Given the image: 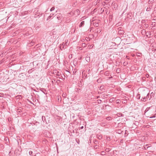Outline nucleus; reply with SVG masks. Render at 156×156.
<instances>
[{
  "label": "nucleus",
  "instance_id": "nucleus-1",
  "mask_svg": "<svg viewBox=\"0 0 156 156\" xmlns=\"http://www.w3.org/2000/svg\"><path fill=\"white\" fill-rule=\"evenodd\" d=\"M144 94L142 93V98L141 99V101H147V100H148V97L147 98V97L144 96Z\"/></svg>",
  "mask_w": 156,
  "mask_h": 156
},
{
  "label": "nucleus",
  "instance_id": "nucleus-2",
  "mask_svg": "<svg viewBox=\"0 0 156 156\" xmlns=\"http://www.w3.org/2000/svg\"><path fill=\"white\" fill-rule=\"evenodd\" d=\"M55 16H56V18L58 20H60L62 17V15L61 14H57Z\"/></svg>",
  "mask_w": 156,
  "mask_h": 156
},
{
  "label": "nucleus",
  "instance_id": "nucleus-3",
  "mask_svg": "<svg viewBox=\"0 0 156 156\" xmlns=\"http://www.w3.org/2000/svg\"><path fill=\"white\" fill-rule=\"evenodd\" d=\"M155 94V93L153 92H151L150 94V97L149 98V100H151L152 99V98H153Z\"/></svg>",
  "mask_w": 156,
  "mask_h": 156
},
{
  "label": "nucleus",
  "instance_id": "nucleus-4",
  "mask_svg": "<svg viewBox=\"0 0 156 156\" xmlns=\"http://www.w3.org/2000/svg\"><path fill=\"white\" fill-rule=\"evenodd\" d=\"M147 34L146 36L148 37V38H150L151 37V33L150 31H148L147 32Z\"/></svg>",
  "mask_w": 156,
  "mask_h": 156
},
{
  "label": "nucleus",
  "instance_id": "nucleus-5",
  "mask_svg": "<svg viewBox=\"0 0 156 156\" xmlns=\"http://www.w3.org/2000/svg\"><path fill=\"white\" fill-rule=\"evenodd\" d=\"M146 33H147V32H146V31L145 29H143L141 30V33L143 35L145 36L146 35V34H147Z\"/></svg>",
  "mask_w": 156,
  "mask_h": 156
},
{
  "label": "nucleus",
  "instance_id": "nucleus-6",
  "mask_svg": "<svg viewBox=\"0 0 156 156\" xmlns=\"http://www.w3.org/2000/svg\"><path fill=\"white\" fill-rule=\"evenodd\" d=\"M99 90L101 91H105V89L104 86H101L99 88Z\"/></svg>",
  "mask_w": 156,
  "mask_h": 156
},
{
  "label": "nucleus",
  "instance_id": "nucleus-7",
  "mask_svg": "<svg viewBox=\"0 0 156 156\" xmlns=\"http://www.w3.org/2000/svg\"><path fill=\"white\" fill-rule=\"evenodd\" d=\"M65 46V44L64 43H62L60 45V48L61 50H62V49L64 48Z\"/></svg>",
  "mask_w": 156,
  "mask_h": 156
},
{
  "label": "nucleus",
  "instance_id": "nucleus-8",
  "mask_svg": "<svg viewBox=\"0 0 156 156\" xmlns=\"http://www.w3.org/2000/svg\"><path fill=\"white\" fill-rule=\"evenodd\" d=\"M40 90L42 91L44 94H47V93H46V90L45 89L41 88L40 89Z\"/></svg>",
  "mask_w": 156,
  "mask_h": 156
},
{
  "label": "nucleus",
  "instance_id": "nucleus-9",
  "mask_svg": "<svg viewBox=\"0 0 156 156\" xmlns=\"http://www.w3.org/2000/svg\"><path fill=\"white\" fill-rule=\"evenodd\" d=\"M118 33L119 34H123L124 33V31L123 30L119 29Z\"/></svg>",
  "mask_w": 156,
  "mask_h": 156
},
{
  "label": "nucleus",
  "instance_id": "nucleus-10",
  "mask_svg": "<svg viewBox=\"0 0 156 156\" xmlns=\"http://www.w3.org/2000/svg\"><path fill=\"white\" fill-rule=\"evenodd\" d=\"M34 68H32L31 69L29 70L28 71V73L29 74H30L31 73H32V72L34 71Z\"/></svg>",
  "mask_w": 156,
  "mask_h": 156
},
{
  "label": "nucleus",
  "instance_id": "nucleus-11",
  "mask_svg": "<svg viewBox=\"0 0 156 156\" xmlns=\"http://www.w3.org/2000/svg\"><path fill=\"white\" fill-rule=\"evenodd\" d=\"M84 21H82L80 24L79 25V27H80L84 25Z\"/></svg>",
  "mask_w": 156,
  "mask_h": 156
},
{
  "label": "nucleus",
  "instance_id": "nucleus-12",
  "mask_svg": "<svg viewBox=\"0 0 156 156\" xmlns=\"http://www.w3.org/2000/svg\"><path fill=\"white\" fill-rule=\"evenodd\" d=\"M152 5H149V7H148L147 9H146V11H150L151 9H152Z\"/></svg>",
  "mask_w": 156,
  "mask_h": 156
},
{
  "label": "nucleus",
  "instance_id": "nucleus-13",
  "mask_svg": "<svg viewBox=\"0 0 156 156\" xmlns=\"http://www.w3.org/2000/svg\"><path fill=\"white\" fill-rule=\"evenodd\" d=\"M54 14H53L52 13H51L50 14V16L48 17L47 20L50 19L52 17L54 16Z\"/></svg>",
  "mask_w": 156,
  "mask_h": 156
},
{
  "label": "nucleus",
  "instance_id": "nucleus-14",
  "mask_svg": "<svg viewBox=\"0 0 156 156\" xmlns=\"http://www.w3.org/2000/svg\"><path fill=\"white\" fill-rule=\"evenodd\" d=\"M154 2V0H149L148 1V3L149 4H152Z\"/></svg>",
  "mask_w": 156,
  "mask_h": 156
},
{
  "label": "nucleus",
  "instance_id": "nucleus-15",
  "mask_svg": "<svg viewBox=\"0 0 156 156\" xmlns=\"http://www.w3.org/2000/svg\"><path fill=\"white\" fill-rule=\"evenodd\" d=\"M97 138L99 140H101L102 138V136L101 135L97 134Z\"/></svg>",
  "mask_w": 156,
  "mask_h": 156
},
{
  "label": "nucleus",
  "instance_id": "nucleus-16",
  "mask_svg": "<svg viewBox=\"0 0 156 156\" xmlns=\"http://www.w3.org/2000/svg\"><path fill=\"white\" fill-rule=\"evenodd\" d=\"M149 27V25L147 24H144L143 25V27L145 28H147Z\"/></svg>",
  "mask_w": 156,
  "mask_h": 156
},
{
  "label": "nucleus",
  "instance_id": "nucleus-17",
  "mask_svg": "<svg viewBox=\"0 0 156 156\" xmlns=\"http://www.w3.org/2000/svg\"><path fill=\"white\" fill-rule=\"evenodd\" d=\"M81 89L80 88H77L76 90V92H77L79 93H81Z\"/></svg>",
  "mask_w": 156,
  "mask_h": 156
},
{
  "label": "nucleus",
  "instance_id": "nucleus-18",
  "mask_svg": "<svg viewBox=\"0 0 156 156\" xmlns=\"http://www.w3.org/2000/svg\"><path fill=\"white\" fill-rule=\"evenodd\" d=\"M102 81V79L101 78H99L97 80V82L98 83H101V81Z\"/></svg>",
  "mask_w": 156,
  "mask_h": 156
},
{
  "label": "nucleus",
  "instance_id": "nucleus-19",
  "mask_svg": "<svg viewBox=\"0 0 156 156\" xmlns=\"http://www.w3.org/2000/svg\"><path fill=\"white\" fill-rule=\"evenodd\" d=\"M113 5L114 6V8L115 9H117V5L116 3H114L113 4Z\"/></svg>",
  "mask_w": 156,
  "mask_h": 156
},
{
  "label": "nucleus",
  "instance_id": "nucleus-20",
  "mask_svg": "<svg viewBox=\"0 0 156 156\" xmlns=\"http://www.w3.org/2000/svg\"><path fill=\"white\" fill-rule=\"evenodd\" d=\"M151 25L152 26V27H155L156 25V23L155 22H153L152 23Z\"/></svg>",
  "mask_w": 156,
  "mask_h": 156
},
{
  "label": "nucleus",
  "instance_id": "nucleus-21",
  "mask_svg": "<svg viewBox=\"0 0 156 156\" xmlns=\"http://www.w3.org/2000/svg\"><path fill=\"white\" fill-rule=\"evenodd\" d=\"M148 145V144H146V145L144 146V149H145V150H146V149H147L149 147H146V146H147Z\"/></svg>",
  "mask_w": 156,
  "mask_h": 156
},
{
  "label": "nucleus",
  "instance_id": "nucleus-22",
  "mask_svg": "<svg viewBox=\"0 0 156 156\" xmlns=\"http://www.w3.org/2000/svg\"><path fill=\"white\" fill-rule=\"evenodd\" d=\"M101 155H105L106 154V152L104 151H102L101 152Z\"/></svg>",
  "mask_w": 156,
  "mask_h": 156
},
{
  "label": "nucleus",
  "instance_id": "nucleus-23",
  "mask_svg": "<svg viewBox=\"0 0 156 156\" xmlns=\"http://www.w3.org/2000/svg\"><path fill=\"white\" fill-rule=\"evenodd\" d=\"M128 134V132L126 130H125V136H126Z\"/></svg>",
  "mask_w": 156,
  "mask_h": 156
},
{
  "label": "nucleus",
  "instance_id": "nucleus-24",
  "mask_svg": "<svg viewBox=\"0 0 156 156\" xmlns=\"http://www.w3.org/2000/svg\"><path fill=\"white\" fill-rule=\"evenodd\" d=\"M65 44H66V47L68 46V40H66L65 41ZM65 48H66V47H65Z\"/></svg>",
  "mask_w": 156,
  "mask_h": 156
},
{
  "label": "nucleus",
  "instance_id": "nucleus-25",
  "mask_svg": "<svg viewBox=\"0 0 156 156\" xmlns=\"http://www.w3.org/2000/svg\"><path fill=\"white\" fill-rule=\"evenodd\" d=\"M136 97L138 99H140V94H138L136 96Z\"/></svg>",
  "mask_w": 156,
  "mask_h": 156
},
{
  "label": "nucleus",
  "instance_id": "nucleus-26",
  "mask_svg": "<svg viewBox=\"0 0 156 156\" xmlns=\"http://www.w3.org/2000/svg\"><path fill=\"white\" fill-rule=\"evenodd\" d=\"M118 115H119V116H123V115L121 113H118Z\"/></svg>",
  "mask_w": 156,
  "mask_h": 156
},
{
  "label": "nucleus",
  "instance_id": "nucleus-27",
  "mask_svg": "<svg viewBox=\"0 0 156 156\" xmlns=\"http://www.w3.org/2000/svg\"><path fill=\"white\" fill-rule=\"evenodd\" d=\"M62 96L64 98H66V93H63Z\"/></svg>",
  "mask_w": 156,
  "mask_h": 156
},
{
  "label": "nucleus",
  "instance_id": "nucleus-28",
  "mask_svg": "<svg viewBox=\"0 0 156 156\" xmlns=\"http://www.w3.org/2000/svg\"><path fill=\"white\" fill-rule=\"evenodd\" d=\"M107 96V95L105 94H103L101 96V97L102 98H105V96Z\"/></svg>",
  "mask_w": 156,
  "mask_h": 156
},
{
  "label": "nucleus",
  "instance_id": "nucleus-29",
  "mask_svg": "<svg viewBox=\"0 0 156 156\" xmlns=\"http://www.w3.org/2000/svg\"><path fill=\"white\" fill-rule=\"evenodd\" d=\"M110 151V149L109 148H107L105 149V151L106 152H108Z\"/></svg>",
  "mask_w": 156,
  "mask_h": 156
},
{
  "label": "nucleus",
  "instance_id": "nucleus-30",
  "mask_svg": "<svg viewBox=\"0 0 156 156\" xmlns=\"http://www.w3.org/2000/svg\"><path fill=\"white\" fill-rule=\"evenodd\" d=\"M81 46L83 47H86V44L85 43H83L82 44Z\"/></svg>",
  "mask_w": 156,
  "mask_h": 156
},
{
  "label": "nucleus",
  "instance_id": "nucleus-31",
  "mask_svg": "<svg viewBox=\"0 0 156 156\" xmlns=\"http://www.w3.org/2000/svg\"><path fill=\"white\" fill-rule=\"evenodd\" d=\"M42 121H43V122H44V121L45 120V117L44 116H42Z\"/></svg>",
  "mask_w": 156,
  "mask_h": 156
},
{
  "label": "nucleus",
  "instance_id": "nucleus-32",
  "mask_svg": "<svg viewBox=\"0 0 156 156\" xmlns=\"http://www.w3.org/2000/svg\"><path fill=\"white\" fill-rule=\"evenodd\" d=\"M98 141L96 140H94V142L95 144H97L98 143Z\"/></svg>",
  "mask_w": 156,
  "mask_h": 156
},
{
  "label": "nucleus",
  "instance_id": "nucleus-33",
  "mask_svg": "<svg viewBox=\"0 0 156 156\" xmlns=\"http://www.w3.org/2000/svg\"><path fill=\"white\" fill-rule=\"evenodd\" d=\"M55 7H53L50 9V11L51 12L52 11L54 10H55Z\"/></svg>",
  "mask_w": 156,
  "mask_h": 156
},
{
  "label": "nucleus",
  "instance_id": "nucleus-34",
  "mask_svg": "<svg viewBox=\"0 0 156 156\" xmlns=\"http://www.w3.org/2000/svg\"><path fill=\"white\" fill-rule=\"evenodd\" d=\"M105 75L106 76H108L109 75V73L108 72H106L105 73Z\"/></svg>",
  "mask_w": 156,
  "mask_h": 156
},
{
  "label": "nucleus",
  "instance_id": "nucleus-35",
  "mask_svg": "<svg viewBox=\"0 0 156 156\" xmlns=\"http://www.w3.org/2000/svg\"><path fill=\"white\" fill-rule=\"evenodd\" d=\"M146 22V20H143L141 21V23H144Z\"/></svg>",
  "mask_w": 156,
  "mask_h": 156
},
{
  "label": "nucleus",
  "instance_id": "nucleus-36",
  "mask_svg": "<svg viewBox=\"0 0 156 156\" xmlns=\"http://www.w3.org/2000/svg\"><path fill=\"white\" fill-rule=\"evenodd\" d=\"M29 153L30 155H32V154L33 153V152L31 151H30L29 152Z\"/></svg>",
  "mask_w": 156,
  "mask_h": 156
},
{
  "label": "nucleus",
  "instance_id": "nucleus-37",
  "mask_svg": "<svg viewBox=\"0 0 156 156\" xmlns=\"http://www.w3.org/2000/svg\"><path fill=\"white\" fill-rule=\"evenodd\" d=\"M97 101L98 104H101L102 102V101L101 100H98Z\"/></svg>",
  "mask_w": 156,
  "mask_h": 156
},
{
  "label": "nucleus",
  "instance_id": "nucleus-38",
  "mask_svg": "<svg viewBox=\"0 0 156 156\" xmlns=\"http://www.w3.org/2000/svg\"><path fill=\"white\" fill-rule=\"evenodd\" d=\"M120 69H117L116 70V73H119L120 72Z\"/></svg>",
  "mask_w": 156,
  "mask_h": 156
},
{
  "label": "nucleus",
  "instance_id": "nucleus-39",
  "mask_svg": "<svg viewBox=\"0 0 156 156\" xmlns=\"http://www.w3.org/2000/svg\"><path fill=\"white\" fill-rule=\"evenodd\" d=\"M151 29L153 30H154L156 29V27H152Z\"/></svg>",
  "mask_w": 156,
  "mask_h": 156
},
{
  "label": "nucleus",
  "instance_id": "nucleus-40",
  "mask_svg": "<svg viewBox=\"0 0 156 156\" xmlns=\"http://www.w3.org/2000/svg\"><path fill=\"white\" fill-rule=\"evenodd\" d=\"M61 82V81L59 80H57L56 81V82L58 83H59Z\"/></svg>",
  "mask_w": 156,
  "mask_h": 156
},
{
  "label": "nucleus",
  "instance_id": "nucleus-41",
  "mask_svg": "<svg viewBox=\"0 0 156 156\" xmlns=\"http://www.w3.org/2000/svg\"><path fill=\"white\" fill-rule=\"evenodd\" d=\"M149 96H150V94H149V93H148V94H147V96H146V97H147V98H148V99L149 98Z\"/></svg>",
  "mask_w": 156,
  "mask_h": 156
},
{
  "label": "nucleus",
  "instance_id": "nucleus-42",
  "mask_svg": "<svg viewBox=\"0 0 156 156\" xmlns=\"http://www.w3.org/2000/svg\"><path fill=\"white\" fill-rule=\"evenodd\" d=\"M111 117H108L106 118V119L108 120H110V119Z\"/></svg>",
  "mask_w": 156,
  "mask_h": 156
},
{
  "label": "nucleus",
  "instance_id": "nucleus-43",
  "mask_svg": "<svg viewBox=\"0 0 156 156\" xmlns=\"http://www.w3.org/2000/svg\"><path fill=\"white\" fill-rule=\"evenodd\" d=\"M61 75V74L59 73V72H58L57 74V76H59Z\"/></svg>",
  "mask_w": 156,
  "mask_h": 156
},
{
  "label": "nucleus",
  "instance_id": "nucleus-44",
  "mask_svg": "<svg viewBox=\"0 0 156 156\" xmlns=\"http://www.w3.org/2000/svg\"><path fill=\"white\" fill-rule=\"evenodd\" d=\"M124 142V140L123 139H121V140H120V142L121 143H123Z\"/></svg>",
  "mask_w": 156,
  "mask_h": 156
},
{
  "label": "nucleus",
  "instance_id": "nucleus-45",
  "mask_svg": "<svg viewBox=\"0 0 156 156\" xmlns=\"http://www.w3.org/2000/svg\"><path fill=\"white\" fill-rule=\"evenodd\" d=\"M99 25L98 23H96L95 24L94 26H96V27H98Z\"/></svg>",
  "mask_w": 156,
  "mask_h": 156
},
{
  "label": "nucleus",
  "instance_id": "nucleus-46",
  "mask_svg": "<svg viewBox=\"0 0 156 156\" xmlns=\"http://www.w3.org/2000/svg\"><path fill=\"white\" fill-rule=\"evenodd\" d=\"M82 49H82V47H80L79 48V49L80 50H82Z\"/></svg>",
  "mask_w": 156,
  "mask_h": 156
},
{
  "label": "nucleus",
  "instance_id": "nucleus-47",
  "mask_svg": "<svg viewBox=\"0 0 156 156\" xmlns=\"http://www.w3.org/2000/svg\"><path fill=\"white\" fill-rule=\"evenodd\" d=\"M146 76L148 78L149 77V75L148 74H146Z\"/></svg>",
  "mask_w": 156,
  "mask_h": 156
},
{
  "label": "nucleus",
  "instance_id": "nucleus-48",
  "mask_svg": "<svg viewBox=\"0 0 156 156\" xmlns=\"http://www.w3.org/2000/svg\"><path fill=\"white\" fill-rule=\"evenodd\" d=\"M70 21V19H69V20H66V22L68 23Z\"/></svg>",
  "mask_w": 156,
  "mask_h": 156
},
{
  "label": "nucleus",
  "instance_id": "nucleus-49",
  "mask_svg": "<svg viewBox=\"0 0 156 156\" xmlns=\"http://www.w3.org/2000/svg\"><path fill=\"white\" fill-rule=\"evenodd\" d=\"M76 73V71H75V70L74 69V71L73 72V74H75Z\"/></svg>",
  "mask_w": 156,
  "mask_h": 156
},
{
  "label": "nucleus",
  "instance_id": "nucleus-50",
  "mask_svg": "<svg viewBox=\"0 0 156 156\" xmlns=\"http://www.w3.org/2000/svg\"><path fill=\"white\" fill-rule=\"evenodd\" d=\"M80 129H82L83 128V126H82L80 127Z\"/></svg>",
  "mask_w": 156,
  "mask_h": 156
},
{
  "label": "nucleus",
  "instance_id": "nucleus-51",
  "mask_svg": "<svg viewBox=\"0 0 156 156\" xmlns=\"http://www.w3.org/2000/svg\"><path fill=\"white\" fill-rule=\"evenodd\" d=\"M105 107H110V106L108 105H105Z\"/></svg>",
  "mask_w": 156,
  "mask_h": 156
},
{
  "label": "nucleus",
  "instance_id": "nucleus-52",
  "mask_svg": "<svg viewBox=\"0 0 156 156\" xmlns=\"http://www.w3.org/2000/svg\"><path fill=\"white\" fill-rule=\"evenodd\" d=\"M114 99V98H111V99H110V100H109L110 101V102H111V101H113V100H112V99Z\"/></svg>",
  "mask_w": 156,
  "mask_h": 156
},
{
  "label": "nucleus",
  "instance_id": "nucleus-53",
  "mask_svg": "<svg viewBox=\"0 0 156 156\" xmlns=\"http://www.w3.org/2000/svg\"><path fill=\"white\" fill-rule=\"evenodd\" d=\"M21 109H18V111L19 112H20V111H21Z\"/></svg>",
  "mask_w": 156,
  "mask_h": 156
},
{
  "label": "nucleus",
  "instance_id": "nucleus-54",
  "mask_svg": "<svg viewBox=\"0 0 156 156\" xmlns=\"http://www.w3.org/2000/svg\"><path fill=\"white\" fill-rule=\"evenodd\" d=\"M143 28H144V27H143H143L141 26L140 27V28L141 29H142Z\"/></svg>",
  "mask_w": 156,
  "mask_h": 156
},
{
  "label": "nucleus",
  "instance_id": "nucleus-55",
  "mask_svg": "<svg viewBox=\"0 0 156 156\" xmlns=\"http://www.w3.org/2000/svg\"><path fill=\"white\" fill-rule=\"evenodd\" d=\"M98 93L99 94H101L102 93V92H98Z\"/></svg>",
  "mask_w": 156,
  "mask_h": 156
},
{
  "label": "nucleus",
  "instance_id": "nucleus-56",
  "mask_svg": "<svg viewBox=\"0 0 156 156\" xmlns=\"http://www.w3.org/2000/svg\"><path fill=\"white\" fill-rule=\"evenodd\" d=\"M79 142H80V141H79V140H78V142H77V140H76V142H77V143H78V144H79Z\"/></svg>",
  "mask_w": 156,
  "mask_h": 156
},
{
  "label": "nucleus",
  "instance_id": "nucleus-57",
  "mask_svg": "<svg viewBox=\"0 0 156 156\" xmlns=\"http://www.w3.org/2000/svg\"><path fill=\"white\" fill-rule=\"evenodd\" d=\"M100 98V96H97L96 98H97V99H98V98Z\"/></svg>",
  "mask_w": 156,
  "mask_h": 156
},
{
  "label": "nucleus",
  "instance_id": "nucleus-58",
  "mask_svg": "<svg viewBox=\"0 0 156 156\" xmlns=\"http://www.w3.org/2000/svg\"><path fill=\"white\" fill-rule=\"evenodd\" d=\"M126 58H127V59H129V57L128 56H126Z\"/></svg>",
  "mask_w": 156,
  "mask_h": 156
},
{
  "label": "nucleus",
  "instance_id": "nucleus-59",
  "mask_svg": "<svg viewBox=\"0 0 156 156\" xmlns=\"http://www.w3.org/2000/svg\"><path fill=\"white\" fill-rule=\"evenodd\" d=\"M57 78H59V79H62V78H61L60 77H58Z\"/></svg>",
  "mask_w": 156,
  "mask_h": 156
},
{
  "label": "nucleus",
  "instance_id": "nucleus-60",
  "mask_svg": "<svg viewBox=\"0 0 156 156\" xmlns=\"http://www.w3.org/2000/svg\"><path fill=\"white\" fill-rule=\"evenodd\" d=\"M112 78V76H111V77H109V79H111V78Z\"/></svg>",
  "mask_w": 156,
  "mask_h": 156
},
{
  "label": "nucleus",
  "instance_id": "nucleus-61",
  "mask_svg": "<svg viewBox=\"0 0 156 156\" xmlns=\"http://www.w3.org/2000/svg\"><path fill=\"white\" fill-rule=\"evenodd\" d=\"M2 94L1 93H0V97H1V95H2Z\"/></svg>",
  "mask_w": 156,
  "mask_h": 156
},
{
  "label": "nucleus",
  "instance_id": "nucleus-62",
  "mask_svg": "<svg viewBox=\"0 0 156 156\" xmlns=\"http://www.w3.org/2000/svg\"><path fill=\"white\" fill-rule=\"evenodd\" d=\"M112 19V17H110V20L111 19Z\"/></svg>",
  "mask_w": 156,
  "mask_h": 156
},
{
  "label": "nucleus",
  "instance_id": "nucleus-63",
  "mask_svg": "<svg viewBox=\"0 0 156 156\" xmlns=\"http://www.w3.org/2000/svg\"><path fill=\"white\" fill-rule=\"evenodd\" d=\"M154 37H155L156 38V35H154Z\"/></svg>",
  "mask_w": 156,
  "mask_h": 156
},
{
  "label": "nucleus",
  "instance_id": "nucleus-64",
  "mask_svg": "<svg viewBox=\"0 0 156 156\" xmlns=\"http://www.w3.org/2000/svg\"><path fill=\"white\" fill-rule=\"evenodd\" d=\"M62 75H63V76H65V75H64L63 74H62Z\"/></svg>",
  "mask_w": 156,
  "mask_h": 156
}]
</instances>
